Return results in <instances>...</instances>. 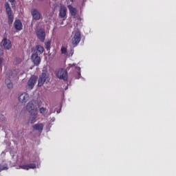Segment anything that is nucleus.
Returning <instances> with one entry per match:
<instances>
[{
  "instance_id": "6e6552de",
  "label": "nucleus",
  "mask_w": 176,
  "mask_h": 176,
  "mask_svg": "<svg viewBox=\"0 0 176 176\" xmlns=\"http://www.w3.org/2000/svg\"><path fill=\"white\" fill-rule=\"evenodd\" d=\"M18 100L21 104H25L30 100V95L27 93H22L19 96Z\"/></svg>"
},
{
  "instance_id": "6ab92c4d",
  "label": "nucleus",
  "mask_w": 176,
  "mask_h": 176,
  "mask_svg": "<svg viewBox=\"0 0 176 176\" xmlns=\"http://www.w3.org/2000/svg\"><path fill=\"white\" fill-rule=\"evenodd\" d=\"M68 8L71 13V15L74 16H76V13H77L76 8L72 7V6H70V5L68 6Z\"/></svg>"
},
{
  "instance_id": "f8f14e48",
  "label": "nucleus",
  "mask_w": 176,
  "mask_h": 176,
  "mask_svg": "<svg viewBox=\"0 0 176 176\" xmlns=\"http://www.w3.org/2000/svg\"><path fill=\"white\" fill-rule=\"evenodd\" d=\"M59 17L65 20L67 19V8L65 6H60L59 10Z\"/></svg>"
},
{
  "instance_id": "7ed1b4c3",
  "label": "nucleus",
  "mask_w": 176,
  "mask_h": 176,
  "mask_svg": "<svg viewBox=\"0 0 176 176\" xmlns=\"http://www.w3.org/2000/svg\"><path fill=\"white\" fill-rule=\"evenodd\" d=\"M56 76L58 78V79H63V80H65V82L68 80V73L67 72V70L64 69H58L56 72Z\"/></svg>"
},
{
  "instance_id": "a878e982",
  "label": "nucleus",
  "mask_w": 176,
  "mask_h": 176,
  "mask_svg": "<svg viewBox=\"0 0 176 176\" xmlns=\"http://www.w3.org/2000/svg\"><path fill=\"white\" fill-rule=\"evenodd\" d=\"M9 2H10L11 3H13V2H14L15 0H8Z\"/></svg>"
},
{
  "instance_id": "f257e3e1",
  "label": "nucleus",
  "mask_w": 176,
  "mask_h": 176,
  "mask_svg": "<svg viewBox=\"0 0 176 176\" xmlns=\"http://www.w3.org/2000/svg\"><path fill=\"white\" fill-rule=\"evenodd\" d=\"M6 83L8 89H13V83L10 81V79L17 78V74L15 72L10 70L6 74Z\"/></svg>"
},
{
  "instance_id": "dca6fc26",
  "label": "nucleus",
  "mask_w": 176,
  "mask_h": 176,
  "mask_svg": "<svg viewBox=\"0 0 176 176\" xmlns=\"http://www.w3.org/2000/svg\"><path fill=\"white\" fill-rule=\"evenodd\" d=\"M30 122L31 124L36 122V118H38V110L36 109V112L30 113Z\"/></svg>"
},
{
  "instance_id": "9b49d317",
  "label": "nucleus",
  "mask_w": 176,
  "mask_h": 176,
  "mask_svg": "<svg viewBox=\"0 0 176 176\" xmlns=\"http://www.w3.org/2000/svg\"><path fill=\"white\" fill-rule=\"evenodd\" d=\"M1 43L6 50H10L12 49V42L8 38H3Z\"/></svg>"
},
{
  "instance_id": "20e7f679",
  "label": "nucleus",
  "mask_w": 176,
  "mask_h": 176,
  "mask_svg": "<svg viewBox=\"0 0 176 176\" xmlns=\"http://www.w3.org/2000/svg\"><path fill=\"white\" fill-rule=\"evenodd\" d=\"M80 39H82V36L80 35V32L75 31L74 37L72 39V43L74 45V47H76L79 42H80Z\"/></svg>"
},
{
  "instance_id": "f3484780",
  "label": "nucleus",
  "mask_w": 176,
  "mask_h": 176,
  "mask_svg": "<svg viewBox=\"0 0 176 176\" xmlns=\"http://www.w3.org/2000/svg\"><path fill=\"white\" fill-rule=\"evenodd\" d=\"M45 125H43V124L42 123H39V124H36L34 125H33V130H36L37 131H38V133H42V131H43V127Z\"/></svg>"
},
{
  "instance_id": "aec40b11",
  "label": "nucleus",
  "mask_w": 176,
  "mask_h": 176,
  "mask_svg": "<svg viewBox=\"0 0 176 176\" xmlns=\"http://www.w3.org/2000/svg\"><path fill=\"white\" fill-rule=\"evenodd\" d=\"M8 164H5L4 165L0 164V173L1 171L8 170Z\"/></svg>"
},
{
  "instance_id": "412c9836",
  "label": "nucleus",
  "mask_w": 176,
  "mask_h": 176,
  "mask_svg": "<svg viewBox=\"0 0 176 176\" xmlns=\"http://www.w3.org/2000/svg\"><path fill=\"white\" fill-rule=\"evenodd\" d=\"M60 52L62 54H65V56H68V52L67 50V48L62 47L60 49Z\"/></svg>"
},
{
  "instance_id": "a211bd4d",
  "label": "nucleus",
  "mask_w": 176,
  "mask_h": 176,
  "mask_svg": "<svg viewBox=\"0 0 176 176\" xmlns=\"http://www.w3.org/2000/svg\"><path fill=\"white\" fill-rule=\"evenodd\" d=\"M36 51L34 52V53H37L38 55L39 54H42V53H43V52H45V48H43V46L41 45H36Z\"/></svg>"
},
{
  "instance_id": "2eb2a0df",
  "label": "nucleus",
  "mask_w": 176,
  "mask_h": 176,
  "mask_svg": "<svg viewBox=\"0 0 176 176\" xmlns=\"http://www.w3.org/2000/svg\"><path fill=\"white\" fill-rule=\"evenodd\" d=\"M19 168H22L23 170H30V168H36V165L35 164H29L19 166Z\"/></svg>"
},
{
  "instance_id": "393cba45",
  "label": "nucleus",
  "mask_w": 176,
  "mask_h": 176,
  "mask_svg": "<svg viewBox=\"0 0 176 176\" xmlns=\"http://www.w3.org/2000/svg\"><path fill=\"white\" fill-rule=\"evenodd\" d=\"M0 120L2 121L5 120V116L3 115H0Z\"/></svg>"
},
{
  "instance_id": "4468645a",
  "label": "nucleus",
  "mask_w": 176,
  "mask_h": 176,
  "mask_svg": "<svg viewBox=\"0 0 176 176\" xmlns=\"http://www.w3.org/2000/svg\"><path fill=\"white\" fill-rule=\"evenodd\" d=\"M32 16L34 20L41 19V13L36 9H33L31 12Z\"/></svg>"
},
{
  "instance_id": "ddd939ff",
  "label": "nucleus",
  "mask_w": 176,
  "mask_h": 176,
  "mask_svg": "<svg viewBox=\"0 0 176 176\" xmlns=\"http://www.w3.org/2000/svg\"><path fill=\"white\" fill-rule=\"evenodd\" d=\"M14 27L17 31H21L23 30V23L20 19H16L14 22Z\"/></svg>"
},
{
  "instance_id": "423d86ee",
  "label": "nucleus",
  "mask_w": 176,
  "mask_h": 176,
  "mask_svg": "<svg viewBox=\"0 0 176 176\" xmlns=\"http://www.w3.org/2000/svg\"><path fill=\"white\" fill-rule=\"evenodd\" d=\"M36 83V78L35 77V76H32L28 81V85L26 87V89H28V90H32Z\"/></svg>"
},
{
  "instance_id": "1a4fd4ad",
  "label": "nucleus",
  "mask_w": 176,
  "mask_h": 176,
  "mask_svg": "<svg viewBox=\"0 0 176 176\" xmlns=\"http://www.w3.org/2000/svg\"><path fill=\"white\" fill-rule=\"evenodd\" d=\"M47 79V74L46 73H42L41 75H40L38 81V87H41V86H43Z\"/></svg>"
},
{
  "instance_id": "9d476101",
  "label": "nucleus",
  "mask_w": 176,
  "mask_h": 176,
  "mask_svg": "<svg viewBox=\"0 0 176 176\" xmlns=\"http://www.w3.org/2000/svg\"><path fill=\"white\" fill-rule=\"evenodd\" d=\"M41 56H39V54H38L37 52H34L32 54V60L34 65L41 64Z\"/></svg>"
},
{
  "instance_id": "39448f33",
  "label": "nucleus",
  "mask_w": 176,
  "mask_h": 176,
  "mask_svg": "<svg viewBox=\"0 0 176 176\" xmlns=\"http://www.w3.org/2000/svg\"><path fill=\"white\" fill-rule=\"evenodd\" d=\"M5 8H6V14L8 16V24H12L14 17H13V14H12V8H10L9 3H5Z\"/></svg>"
},
{
  "instance_id": "4be33fe9",
  "label": "nucleus",
  "mask_w": 176,
  "mask_h": 176,
  "mask_svg": "<svg viewBox=\"0 0 176 176\" xmlns=\"http://www.w3.org/2000/svg\"><path fill=\"white\" fill-rule=\"evenodd\" d=\"M50 45H51L50 41H47L45 43L46 50H48V51L50 50Z\"/></svg>"
},
{
  "instance_id": "f03ea898",
  "label": "nucleus",
  "mask_w": 176,
  "mask_h": 176,
  "mask_svg": "<svg viewBox=\"0 0 176 176\" xmlns=\"http://www.w3.org/2000/svg\"><path fill=\"white\" fill-rule=\"evenodd\" d=\"M38 103L36 100H30L28 102L26 105V109L28 111L29 113H35L36 109L38 111V107L36 106Z\"/></svg>"
},
{
  "instance_id": "b1692460",
  "label": "nucleus",
  "mask_w": 176,
  "mask_h": 176,
  "mask_svg": "<svg viewBox=\"0 0 176 176\" xmlns=\"http://www.w3.org/2000/svg\"><path fill=\"white\" fill-rule=\"evenodd\" d=\"M2 63H3V60L2 58H0V69H2Z\"/></svg>"
},
{
  "instance_id": "5701e85b",
  "label": "nucleus",
  "mask_w": 176,
  "mask_h": 176,
  "mask_svg": "<svg viewBox=\"0 0 176 176\" xmlns=\"http://www.w3.org/2000/svg\"><path fill=\"white\" fill-rule=\"evenodd\" d=\"M39 111H40V113H41V115H45V112H46V108L41 107V108H40Z\"/></svg>"
},
{
  "instance_id": "0eeeda50",
  "label": "nucleus",
  "mask_w": 176,
  "mask_h": 176,
  "mask_svg": "<svg viewBox=\"0 0 176 176\" xmlns=\"http://www.w3.org/2000/svg\"><path fill=\"white\" fill-rule=\"evenodd\" d=\"M36 36L41 42H45V38L46 36V33L43 29H37L36 32Z\"/></svg>"
}]
</instances>
